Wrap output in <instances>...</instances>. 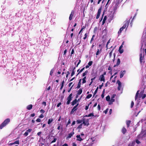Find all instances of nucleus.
Wrapping results in <instances>:
<instances>
[{"label": "nucleus", "mask_w": 146, "mask_h": 146, "mask_svg": "<svg viewBox=\"0 0 146 146\" xmlns=\"http://www.w3.org/2000/svg\"><path fill=\"white\" fill-rule=\"evenodd\" d=\"M10 121V119L9 118L5 119L0 125V129H2L3 127L6 126L9 123Z\"/></svg>", "instance_id": "f257e3e1"}, {"label": "nucleus", "mask_w": 146, "mask_h": 146, "mask_svg": "<svg viewBox=\"0 0 146 146\" xmlns=\"http://www.w3.org/2000/svg\"><path fill=\"white\" fill-rule=\"evenodd\" d=\"M129 22L128 21H126L124 22V25L120 29L119 31L118 32V34L119 35L120 34L121 31L123 30V29H124L126 28L127 26V27L129 25Z\"/></svg>", "instance_id": "f03ea898"}, {"label": "nucleus", "mask_w": 146, "mask_h": 146, "mask_svg": "<svg viewBox=\"0 0 146 146\" xmlns=\"http://www.w3.org/2000/svg\"><path fill=\"white\" fill-rule=\"evenodd\" d=\"M72 94H70L67 98V101L66 102V104L68 105L70 104V101L72 99Z\"/></svg>", "instance_id": "7ed1b4c3"}, {"label": "nucleus", "mask_w": 146, "mask_h": 146, "mask_svg": "<svg viewBox=\"0 0 146 146\" xmlns=\"http://www.w3.org/2000/svg\"><path fill=\"white\" fill-rule=\"evenodd\" d=\"M144 54H143V55L142 54V53L141 52L140 54L139 55V60L141 64H142L143 62V60L144 59Z\"/></svg>", "instance_id": "20e7f679"}, {"label": "nucleus", "mask_w": 146, "mask_h": 146, "mask_svg": "<svg viewBox=\"0 0 146 146\" xmlns=\"http://www.w3.org/2000/svg\"><path fill=\"white\" fill-rule=\"evenodd\" d=\"M82 119L83 120L82 124H84V125H87L88 126L89 125L88 119H87L86 121H85L86 120L85 118H83Z\"/></svg>", "instance_id": "39448f33"}, {"label": "nucleus", "mask_w": 146, "mask_h": 146, "mask_svg": "<svg viewBox=\"0 0 146 146\" xmlns=\"http://www.w3.org/2000/svg\"><path fill=\"white\" fill-rule=\"evenodd\" d=\"M116 95L115 94H113L112 96L111 100H110V102L109 103V104L111 105L112 104L113 102H114L115 99L114 98L115 96Z\"/></svg>", "instance_id": "423d86ee"}, {"label": "nucleus", "mask_w": 146, "mask_h": 146, "mask_svg": "<svg viewBox=\"0 0 146 146\" xmlns=\"http://www.w3.org/2000/svg\"><path fill=\"white\" fill-rule=\"evenodd\" d=\"M79 105V104H77L76 105H75L73 108L72 109L71 111V114H72L73 113L74 111H76L77 109V107H78Z\"/></svg>", "instance_id": "0eeeda50"}, {"label": "nucleus", "mask_w": 146, "mask_h": 146, "mask_svg": "<svg viewBox=\"0 0 146 146\" xmlns=\"http://www.w3.org/2000/svg\"><path fill=\"white\" fill-rule=\"evenodd\" d=\"M102 10V8L100 7L98 10L97 14L96 17V19H98L100 16Z\"/></svg>", "instance_id": "6e6552de"}, {"label": "nucleus", "mask_w": 146, "mask_h": 146, "mask_svg": "<svg viewBox=\"0 0 146 146\" xmlns=\"http://www.w3.org/2000/svg\"><path fill=\"white\" fill-rule=\"evenodd\" d=\"M74 12L73 10H72L71 12V13L69 17V20L70 21H71L72 19V18L73 17V16L74 14Z\"/></svg>", "instance_id": "1a4fd4ad"}, {"label": "nucleus", "mask_w": 146, "mask_h": 146, "mask_svg": "<svg viewBox=\"0 0 146 146\" xmlns=\"http://www.w3.org/2000/svg\"><path fill=\"white\" fill-rule=\"evenodd\" d=\"M123 43L119 47V53L120 54H121L123 53V49H121V48L123 47Z\"/></svg>", "instance_id": "9d476101"}, {"label": "nucleus", "mask_w": 146, "mask_h": 146, "mask_svg": "<svg viewBox=\"0 0 146 146\" xmlns=\"http://www.w3.org/2000/svg\"><path fill=\"white\" fill-rule=\"evenodd\" d=\"M76 137L77 138V141H82L83 140L82 138L80 137V135H77L76 136Z\"/></svg>", "instance_id": "9b49d317"}, {"label": "nucleus", "mask_w": 146, "mask_h": 146, "mask_svg": "<svg viewBox=\"0 0 146 146\" xmlns=\"http://www.w3.org/2000/svg\"><path fill=\"white\" fill-rule=\"evenodd\" d=\"M100 81H103L104 82L105 81V77L103 75H101L100 76Z\"/></svg>", "instance_id": "f8f14e48"}, {"label": "nucleus", "mask_w": 146, "mask_h": 146, "mask_svg": "<svg viewBox=\"0 0 146 146\" xmlns=\"http://www.w3.org/2000/svg\"><path fill=\"white\" fill-rule=\"evenodd\" d=\"M125 73V70H124L123 71H121L120 73V78H122L124 75V74Z\"/></svg>", "instance_id": "ddd939ff"}, {"label": "nucleus", "mask_w": 146, "mask_h": 146, "mask_svg": "<svg viewBox=\"0 0 146 146\" xmlns=\"http://www.w3.org/2000/svg\"><path fill=\"white\" fill-rule=\"evenodd\" d=\"M120 59H119V58H118L117 60V62L116 63V64L113 67H115L117 66H118L120 64Z\"/></svg>", "instance_id": "4468645a"}, {"label": "nucleus", "mask_w": 146, "mask_h": 146, "mask_svg": "<svg viewBox=\"0 0 146 146\" xmlns=\"http://www.w3.org/2000/svg\"><path fill=\"white\" fill-rule=\"evenodd\" d=\"M74 132L73 131L72 132H71L70 133L68 134V135L67 137V138H71L74 134Z\"/></svg>", "instance_id": "2eb2a0df"}, {"label": "nucleus", "mask_w": 146, "mask_h": 146, "mask_svg": "<svg viewBox=\"0 0 146 146\" xmlns=\"http://www.w3.org/2000/svg\"><path fill=\"white\" fill-rule=\"evenodd\" d=\"M33 105L32 104H30L28 105L27 107V109L29 110H31L33 108Z\"/></svg>", "instance_id": "dca6fc26"}, {"label": "nucleus", "mask_w": 146, "mask_h": 146, "mask_svg": "<svg viewBox=\"0 0 146 146\" xmlns=\"http://www.w3.org/2000/svg\"><path fill=\"white\" fill-rule=\"evenodd\" d=\"M77 102V100L76 99L72 102V105L73 106L76 104Z\"/></svg>", "instance_id": "f3484780"}, {"label": "nucleus", "mask_w": 146, "mask_h": 146, "mask_svg": "<svg viewBox=\"0 0 146 146\" xmlns=\"http://www.w3.org/2000/svg\"><path fill=\"white\" fill-rule=\"evenodd\" d=\"M81 80H82V79H80L79 80V81L78 82V86L76 87V88H77L78 89L80 88V87L81 84Z\"/></svg>", "instance_id": "a211bd4d"}, {"label": "nucleus", "mask_w": 146, "mask_h": 146, "mask_svg": "<svg viewBox=\"0 0 146 146\" xmlns=\"http://www.w3.org/2000/svg\"><path fill=\"white\" fill-rule=\"evenodd\" d=\"M127 130L125 128V127H123L121 130V131L122 133L124 134L126 132Z\"/></svg>", "instance_id": "6ab92c4d"}, {"label": "nucleus", "mask_w": 146, "mask_h": 146, "mask_svg": "<svg viewBox=\"0 0 146 146\" xmlns=\"http://www.w3.org/2000/svg\"><path fill=\"white\" fill-rule=\"evenodd\" d=\"M82 92V88H80V89L78 91L77 94L78 95H80L81 94Z\"/></svg>", "instance_id": "aec40b11"}, {"label": "nucleus", "mask_w": 146, "mask_h": 146, "mask_svg": "<svg viewBox=\"0 0 146 146\" xmlns=\"http://www.w3.org/2000/svg\"><path fill=\"white\" fill-rule=\"evenodd\" d=\"M139 90H138L137 91V93H136L135 97V100H136L137 99L138 97V95L139 94Z\"/></svg>", "instance_id": "412c9836"}, {"label": "nucleus", "mask_w": 146, "mask_h": 146, "mask_svg": "<svg viewBox=\"0 0 146 146\" xmlns=\"http://www.w3.org/2000/svg\"><path fill=\"white\" fill-rule=\"evenodd\" d=\"M131 122V121L130 120H128L126 121V124L128 127H129Z\"/></svg>", "instance_id": "4be33fe9"}, {"label": "nucleus", "mask_w": 146, "mask_h": 146, "mask_svg": "<svg viewBox=\"0 0 146 146\" xmlns=\"http://www.w3.org/2000/svg\"><path fill=\"white\" fill-rule=\"evenodd\" d=\"M88 72V70H86L84 73L82 74V76H85L87 74Z\"/></svg>", "instance_id": "5701e85b"}, {"label": "nucleus", "mask_w": 146, "mask_h": 146, "mask_svg": "<svg viewBox=\"0 0 146 146\" xmlns=\"http://www.w3.org/2000/svg\"><path fill=\"white\" fill-rule=\"evenodd\" d=\"M53 120V119H50L48 120V124H50Z\"/></svg>", "instance_id": "b1692460"}, {"label": "nucleus", "mask_w": 146, "mask_h": 146, "mask_svg": "<svg viewBox=\"0 0 146 146\" xmlns=\"http://www.w3.org/2000/svg\"><path fill=\"white\" fill-rule=\"evenodd\" d=\"M86 76H84L83 78H82V84H84L86 82Z\"/></svg>", "instance_id": "393cba45"}, {"label": "nucleus", "mask_w": 146, "mask_h": 146, "mask_svg": "<svg viewBox=\"0 0 146 146\" xmlns=\"http://www.w3.org/2000/svg\"><path fill=\"white\" fill-rule=\"evenodd\" d=\"M83 121L82 119L81 120H78L76 121V122L78 124H79L81 123Z\"/></svg>", "instance_id": "a878e982"}, {"label": "nucleus", "mask_w": 146, "mask_h": 146, "mask_svg": "<svg viewBox=\"0 0 146 146\" xmlns=\"http://www.w3.org/2000/svg\"><path fill=\"white\" fill-rule=\"evenodd\" d=\"M110 97L109 95L108 96L106 97V101H110Z\"/></svg>", "instance_id": "bb28decb"}, {"label": "nucleus", "mask_w": 146, "mask_h": 146, "mask_svg": "<svg viewBox=\"0 0 146 146\" xmlns=\"http://www.w3.org/2000/svg\"><path fill=\"white\" fill-rule=\"evenodd\" d=\"M75 69V67H74L73 70H72V73L71 74V76H72L73 75H74L75 74V72L74 71V69Z\"/></svg>", "instance_id": "cd10ccee"}, {"label": "nucleus", "mask_w": 146, "mask_h": 146, "mask_svg": "<svg viewBox=\"0 0 146 146\" xmlns=\"http://www.w3.org/2000/svg\"><path fill=\"white\" fill-rule=\"evenodd\" d=\"M85 67L83 68L81 70L79 71L78 74H77L76 76H77L78 74L82 72L84 69Z\"/></svg>", "instance_id": "c85d7f7f"}, {"label": "nucleus", "mask_w": 146, "mask_h": 146, "mask_svg": "<svg viewBox=\"0 0 146 146\" xmlns=\"http://www.w3.org/2000/svg\"><path fill=\"white\" fill-rule=\"evenodd\" d=\"M92 96V94H88L86 97V99H89Z\"/></svg>", "instance_id": "c756f323"}, {"label": "nucleus", "mask_w": 146, "mask_h": 146, "mask_svg": "<svg viewBox=\"0 0 146 146\" xmlns=\"http://www.w3.org/2000/svg\"><path fill=\"white\" fill-rule=\"evenodd\" d=\"M108 70H109L110 71V72H109L111 74H111H112V73H111L112 69H111V67L110 66H109V67H108Z\"/></svg>", "instance_id": "7c9ffc66"}, {"label": "nucleus", "mask_w": 146, "mask_h": 146, "mask_svg": "<svg viewBox=\"0 0 146 146\" xmlns=\"http://www.w3.org/2000/svg\"><path fill=\"white\" fill-rule=\"evenodd\" d=\"M117 83L118 84V86H121V83L119 80H118L117 81Z\"/></svg>", "instance_id": "2f4dec72"}, {"label": "nucleus", "mask_w": 146, "mask_h": 146, "mask_svg": "<svg viewBox=\"0 0 146 146\" xmlns=\"http://www.w3.org/2000/svg\"><path fill=\"white\" fill-rule=\"evenodd\" d=\"M113 49L109 53V57L110 58H111L112 54V53L113 52Z\"/></svg>", "instance_id": "473e14b6"}, {"label": "nucleus", "mask_w": 146, "mask_h": 146, "mask_svg": "<svg viewBox=\"0 0 146 146\" xmlns=\"http://www.w3.org/2000/svg\"><path fill=\"white\" fill-rule=\"evenodd\" d=\"M98 87L96 89V90H95V92H94V95H93V96H94V95L96 94L97 92V91H98Z\"/></svg>", "instance_id": "72a5a7b5"}, {"label": "nucleus", "mask_w": 146, "mask_h": 146, "mask_svg": "<svg viewBox=\"0 0 146 146\" xmlns=\"http://www.w3.org/2000/svg\"><path fill=\"white\" fill-rule=\"evenodd\" d=\"M14 144H18V145L19 144V141L18 140H17V141H15V142H14Z\"/></svg>", "instance_id": "f704fd0d"}, {"label": "nucleus", "mask_w": 146, "mask_h": 146, "mask_svg": "<svg viewBox=\"0 0 146 146\" xmlns=\"http://www.w3.org/2000/svg\"><path fill=\"white\" fill-rule=\"evenodd\" d=\"M82 123H81L77 127V128L78 129H81L82 128Z\"/></svg>", "instance_id": "c9c22d12"}, {"label": "nucleus", "mask_w": 146, "mask_h": 146, "mask_svg": "<svg viewBox=\"0 0 146 146\" xmlns=\"http://www.w3.org/2000/svg\"><path fill=\"white\" fill-rule=\"evenodd\" d=\"M93 63V62L92 61H89V62L88 63V65L89 66H91L92 64Z\"/></svg>", "instance_id": "e433bc0d"}, {"label": "nucleus", "mask_w": 146, "mask_h": 146, "mask_svg": "<svg viewBox=\"0 0 146 146\" xmlns=\"http://www.w3.org/2000/svg\"><path fill=\"white\" fill-rule=\"evenodd\" d=\"M32 130L31 129H29L28 130H27L26 131L29 133L31 132L32 131Z\"/></svg>", "instance_id": "4c0bfd02"}, {"label": "nucleus", "mask_w": 146, "mask_h": 146, "mask_svg": "<svg viewBox=\"0 0 146 146\" xmlns=\"http://www.w3.org/2000/svg\"><path fill=\"white\" fill-rule=\"evenodd\" d=\"M134 103L133 101H132L131 102V108H132L133 107V106H134Z\"/></svg>", "instance_id": "58836bf2"}, {"label": "nucleus", "mask_w": 146, "mask_h": 146, "mask_svg": "<svg viewBox=\"0 0 146 146\" xmlns=\"http://www.w3.org/2000/svg\"><path fill=\"white\" fill-rule=\"evenodd\" d=\"M56 140H57V139L56 138H54L53 140H52V141L51 143H52L55 142L56 141Z\"/></svg>", "instance_id": "ea45409f"}, {"label": "nucleus", "mask_w": 146, "mask_h": 146, "mask_svg": "<svg viewBox=\"0 0 146 146\" xmlns=\"http://www.w3.org/2000/svg\"><path fill=\"white\" fill-rule=\"evenodd\" d=\"M94 115L93 114V113H90L88 115V116L89 117L91 116H94Z\"/></svg>", "instance_id": "a19ab883"}, {"label": "nucleus", "mask_w": 146, "mask_h": 146, "mask_svg": "<svg viewBox=\"0 0 146 146\" xmlns=\"http://www.w3.org/2000/svg\"><path fill=\"white\" fill-rule=\"evenodd\" d=\"M111 16H110V19L112 20L113 19V14H112V15H110Z\"/></svg>", "instance_id": "79ce46f5"}, {"label": "nucleus", "mask_w": 146, "mask_h": 146, "mask_svg": "<svg viewBox=\"0 0 146 146\" xmlns=\"http://www.w3.org/2000/svg\"><path fill=\"white\" fill-rule=\"evenodd\" d=\"M135 142L137 144H139L141 143L140 142L139 140H138V139H137L136 140Z\"/></svg>", "instance_id": "37998d69"}, {"label": "nucleus", "mask_w": 146, "mask_h": 146, "mask_svg": "<svg viewBox=\"0 0 146 146\" xmlns=\"http://www.w3.org/2000/svg\"><path fill=\"white\" fill-rule=\"evenodd\" d=\"M121 86H118L117 88V89L119 91L120 90Z\"/></svg>", "instance_id": "c03bdc74"}, {"label": "nucleus", "mask_w": 146, "mask_h": 146, "mask_svg": "<svg viewBox=\"0 0 146 146\" xmlns=\"http://www.w3.org/2000/svg\"><path fill=\"white\" fill-rule=\"evenodd\" d=\"M108 108H107V109L105 110V111H104V112L106 114L107 112H108Z\"/></svg>", "instance_id": "a18cd8bd"}, {"label": "nucleus", "mask_w": 146, "mask_h": 146, "mask_svg": "<svg viewBox=\"0 0 146 146\" xmlns=\"http://www.w3.org/2000/svg\"><path fill=\"white\" fill-rule=\"evenodd\" d=\"M53 73V69H52L50 71V75L51 76L52 75V74Z\"/></svg>", "instance_id": "49530a36"}, {"label": "nucleus", "mask_w": 146, "mask_h": 146, "mask_svg": "<svg viewBox=\"0 0 146 146\" xmlns=\"http://www.w3.org/2000/svg\"><path fill=\"white\" fill-rule=\"evenodd\" d=\"M104 86V83H102L101 85L99 86V88L100 89H101L102 87Z\"/></svg>", "instance_id": "de8ad7c7"}, {"label": "nucleus", "mask_w": 146, "mask_h": 146, "mask_svg": "<svg viewBox=\"0 0 146 146\" xmlns=\"http://www.w3.org/2000/svg\"><path fill=\"white\" fill-rule=\"evenodd\" d=\"M146 96V94H144L143 96H142V99H144L145 98Z\"/></svg>", "instance_id": "09e8293b"}, {"label": "nucleus", "mask_w": 146, "mask_h": 146, "mask_svg": "<svg viewBox=\"0 0 146 146\" xmlns=\"http://www.w3.org/2000/svg\"><path fill=\"white\" fill-rule=\"evenodd\" d=\"M41 119L39 118H38L36 120V121L37 122H39L41 121Z\"/></svg>", "instance_id": "8fccbe9b"}, {"label": "nucleus", "mask_w": 146, "mask_h": 146, "mask_svg": "<svg viewBox=\"0 0 146 146\" xmlns=\"http://www.w3.org/2000/svg\"><path fill=\"white\" fill-rule=\"evenodd\" d=\"M89 105L90 104H88V106H86L85 108L86 110H87L88 109Z\"/></svg>", "instance_id": "3c124183"}, {"label": "nucleus", "mask_w": 146, "mask_h": 146, "mask_svg": "<svg viewBox=\"0 0 146 146\" xmlns=\"http://www.w3.org/2000/svg\"><path fill=\"white\" fill-rule=\"evenodd\" d=\"M28 135V133L27 132H26L24 134V135L25 136H27Z\"/></svg>", "instance_id": "603ef678"}, {"label": "nucleus", "mask_w": 146, "mask_h": 146, "mask_svg": "<svg viewBox=\"0 0 146 146\" xmlns=\"http://www.w3.org/2000/svg\"><path fill=\"white\" fill-rule=\"evenodd\" d=\"M40 113H44L45 112V111L43 109H41L40 110Z\"/></svg>", "instance_id": "864d4df0"}, {"label": "nucleus", "mask_w": 146, "mask_h": 146, "mask_svg": "<svg viewBox=\"0 0 146 146\" xmlns=\"http://www.w3.org/2000/svg\"><path fill=\"white\" fill-rule=\"evenodd\" d=\"M44 117V116L42 114H41L39 116V117L40 118H43Z\"/></svg>", "instance_id": "5fc2aeb1"}, {"label": "nucleus", "mask_w": 146, "mask_h": 146, "mask_svg": "<svg viewBox=\"0 0 146 146\" xmlns=\"http://www.w3.org/2000/svg\"><path fill=\"white\" fill-rule=\"evenodd\" d=\"M98 110L99 111H100V110L101 107H100V106L99 104H98Z\"/></svg>", "instance_id": "6e6d98bb"}, {"label": "nucleus", "mask_w": 146, "mask_h": 146, "mask_svg": "<svg viewBox=\"0 0 146 146\" xmlns=\"http://www.w3.org/2000/svg\"><path fill=\"white\" fill-rule=\"evenodd\" d=\"M42 105H44V106H46V103L45 102H42Z\"/></svg>", "instance_id": "4d7b16f0"}, {"label": "nucleus", "mask_w": 146, "mask_h": 146, "mask_svg": "<svg viewBox=\"0 0 146 146\" xmlns=\"http://www.w3.org/2000/svg\"><path fill=\"white\" fill-rule=\"evenodd\" d=\"M99 49H98V50H97V51L96 52V55H98L99 54Z\"/></svg>", "instance_id": "13d9d810"}, {"label": "nucleus", "mask_w": 146, "mask_h": 146, "mask_svg": "<svg viewBox=\"0 0 146 146\" xmlns=\"http://www.w3.org/2000/svg\"><path fill=\"white\" fill-rule=\"evenodd\" d=\"M108 84H110V83L108 82V81L107 82V83L105 84V87H107L108 86Z\"/></svg>", "instance_id": "bf43d9fd"}, {"label": "nucleus", "mask_w": 146, "mask_h": 146, "mask_svg": "<svg viewBox=\"0 0 146 146\" xmlns=\"http://www.w3.org/2000/svg\"><path fill=\"white\" fill-rule=\"evenodd\" d=\"M67 52V50L66 49H65L64 51V53H63V55H65L66 54V53Z\"/></svg>", "instance_id": "052dcab7"}, {"label": "nucleus", "mask_w": 146, "mask_h": 146, "mask_svg": "<svg viewBox=\"0 0 146 146\" xmlns=\"http://www.w3.org/2000/svg\"><path fill=\"white\" fill-rule=\"evenodd\" d=\"M61 104V102H60L59 103H58V104L57 105V107L58 108L60 105Z\"/></svg>", "instance_id": "680f3d73"}, {"label": "nucleus", "mask_w": 146, "mask_h": 146, "mask_svg": "<svg viewBox=\"0 0 146 146\" xmlns=\"http://www.w3.org/2000/svg\"><path fill=\"white\" fill-rule=\"evenodd\" d=\"M140 99H138L137 100V105H138L140 103Z\"/></svg>", "instance_id": "e2e57ef3"}, {"label": "nucleus", "mask_w": 146, "mask_h": 146, "mask_svg": "<svg viewBox=\"0 0 146 146\" xmlns=\"http://www.w3.org/2000/svg\"><path fill=\"white\" fill-rule=\"evenodd\" d=\"M35 113H32L31 115V116L32 117H33L35 115Z\"/></svg>", "instance_id": "0e129e2a"}, {"label": "nucleus", "mask_w": 146, "mask_h": 146, "mask_svg": "<svg viewBox=\"0 0 146 146\" xmlns=\"http://www.w3.org/2000/svg\"><path fill=\"white\" fill-rule=\"evenodd\" d=\"M74 49H72V50L71 52V54H73L74 53Z\"/></svg>", "instance_id": "69168bd1"}, {"label": "nucleus", "mask_w": 146, "mask_h": 146, "mask_svg": "<svg viewBox=\"0 0 146 146\" xmlns=\"http://www.w3.org/2000/svg\"><path fill=\"white\" fill-rule=\"evenodd\" d=\"M42 132H41V131H40V132H38L37 133V134L38 135V136H40V135L41 133Z\"/></svg>", "instance_id": "338daca9"}, {"label": "nucleus", "mask_w": 146, "mask_h": 146, "mask_svg": "<svg viewBox=\"0 0 146 146\" xmlns=\"http://www.w3.org/2000/svg\"><path fill=\"white\" fill-rule=\"evenodd\" d=\"M143 137H146V131H145L144 134L143 135Z\"/></svg>", "instance_id": "774afa93"}]
</instances>
